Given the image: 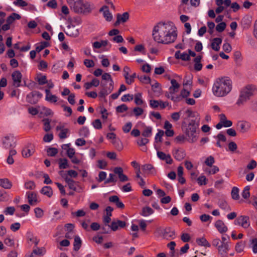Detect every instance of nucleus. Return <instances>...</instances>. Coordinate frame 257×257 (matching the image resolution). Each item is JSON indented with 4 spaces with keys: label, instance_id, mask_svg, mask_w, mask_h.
Here are the masks:
<instances>
[{
    "label": "nucleus",
    "instance_id": "1",
    "mask_svg": "<svg viewBox=\"0 0 257 257\" xmlns=\"http://www.w3.org/2000/svg\"><path fill=\"white\" fill-rule=\"evenodd\" d=\"M154 40L158 43L169 44L175 42L177 37L176 27L173 23L160 22L152 31Z\"/></svg>",
    "mask_w": 257,
    "mask_h": 257
},
{
    "label": "nucleus",
    "instance_id": "2",
    "mask_svg": "<svg viewBox=\"0 0 257 257\" xmlns=\"http://www.w3.org/2000/svg\"><path fill=\"white\" fill-rule=\"evenodd\" d=\"M232 82L230 78L223 76L216 79L212 86V92L216 97H224L231 91Z\"/></svg>",
    "mask_w": 257,
    "mask_h": 257
},
{
    "label": "nucleus",
    "instance_id": "3",
    "mask_svg": "<svg viewBox=\"0 0 257 257\" xmlns=\"http://www.w3.org/2000/svg\"><path fill=\"white\" fill-rule=\"evenodd\" d=\"M200 117L198 115L195 119H191L185 130L184 133L187 141L190 143H194L197 140L198 133L197 129L199 125Z\"/></svg>",
    "mask_w": 257,
    "mask_h": 257
},
{
    "label": "nucleus",
    "instance_id": "4",
    "mask_svg": "<svg viewBox=\"0 0 257 257\" xmlns=\"http://www.w3.org/2000/svg\"><path fill=\"white\" fill-rule=\"evenodd\" d=\"M71 10L75 13L83 14H89L91 12V5L83 0H67Z\"/></svg>",
    "mask_w": 257,
    "mask_h": 257
},
{
    "label": "nucleus",
    "instance_id": "5",
    "mask_svg": "<svg viewBox=\"0 0 257 257\" xmlns=\"http://www.w3.org/2000/svg\"><path fill=\"white\" fill-rule=\"evenodd\" d=\"M256 90L255 86L253 85H247L242 88L240 91L236 104L238 106L244 105L255 94Z\"/></svg>",
    "mask_w": 257,
    "mask_h": 257
},
{
    "label": "nucleus",
    "instance_id": "6",
    "mask_svg": "<svg viewBox=\"0 0 257 257\" xmlns=\"http://www.w3.org/2000/svg\"><path fill=\"white\" fill-rule=\"evenodd\" d=\"M16 140L14 136L12 135L5 137L2 140L3 147L6 149H13L16 146Z\"/></svg>",
    "mask_w": 257,
    "mask_h": 257
},
{
    "label": "nucleus",
    "instance_id": "7",
    "mask_svg": "<svg viewBox=\"0 0 257 257\" xmlns=\"http://www.w3.org/2000/svg\"><path fill=\"white\" fill-rule=\"evenodd\" d=\"M160 233L164 239L167 240L174 239L176 237L175 231L171 227H168L160 229Z\"/></svg>",
    "mask_w": 257,
    "mask_h": 257
},
{
    "label": "nucleus",
    "instance_id": "8",
    "mask_svg": "<svg viewBox=\"0 0 257 257\" xmlns=\"http://www.w3.org/2000/svg\"><path fill=\"white\" fill-rule=\"evenodd\" d=\"M42 97V94L39 91H34L27 95V99L30 103L36 104Z\"/></svg>",
    "mask_w": 257,
    "mask_h": 257
},
{
    "label": "nucleus",
    "instance_id": "9",
    "mask_svg": "<svg viewBox=\"0 0 257 257\" xmlns=\"http://www.w3.org/2000/svg\"><path fill=\"white\" fill-rule=\"evenodd\" d=\"M234 224L241 225L244 228H247L250 225L249 217L247 216H240L235 220Z\"/></svg>",
    "mask_w": 257,
    "mask_h": 257
},
{
    "label": "nucleus",
    "instance_id": "10",
    "mask_svg": "<svg viewBox=\"0 0 257 257\" xmlns=\"http://www.w3.org/2000/svg\"><path fill=\"white\" fill-rule=\"evenodd\" d=\"M12 77L13 81V85L16 87L21 86L22 75L19 71H15L12 74Z\"/></svg>",
    "mask_w": 257,
    "mask_h": 257
},
{
    "label": "nucleus",
    "instance_id": "11",
    "mask_svg": "<svg viewBox=\"0 0 257 257\" xmlns=\"http://www.w3.org/2000/svg\"><path fill=\"white\" fill-rule=\"evenodd\" d=\"M172 154L175 159L179 161L182 160L186 156L185 151L182 148L173 149Z\"/></svg>",
    "mask_w": 257,
    "mask_h": 257
},
{
    "label": "nucleus",
    "instance_id": "12",
    "mask_svg": "<svg viewBox=\"0 0 257 257\" xmlns=\"http://www.w3.org/2000/svg\"><path fill=\"white\" fill-rule=\"evenodd\" d=\"M144 173L147 175H155L157 173L156 169L151 164H147L142 166Z\"/></svg>",
    "mask_w": 257,
    "mask_h": 257
},
{
    "label": "nucleus",
    "instance_id": "13",
    "mask_svg": "<svg viewBox=\"0 0 257 257\" xmlns=\"http://www.w3.org/2000/svg\"><path fill=\"white\" fill-rule=\"evenodd\" d=\"M157 157L161 160L165 161L168 164H172L173 159L170 154H166L161 151H158L157 153Z\"/></svg>",
    "mask_w": 257,
    "mask_h": 257
},
{
    "label": "nucleus",
    "instance_id": "14",
    "mask_svg": "<svg viewBox=\"0 0 257 257\" xmlns=\"http://www.w3.org/2000/svg\"><path fill=\"white\" fill-rule=\"evenodd\" d=\"M65 33L67 35L72 37H76L79 34L78 29L73 25L68 26Z\"/></svg>",
    "mask_w": 257,
    "mask_h": 257
},
{
    "label": "nucleus",
    "instance_id": "15",
    "mask_svg": "<svg viewBox=\"0 0 257 257\" xmlns=\"http://www.w3.org/2000/svg\"><path fill=\"white\" fill-rule=\"evenodd\" d=\"M27 195L29 203L32 206L37 205L38 202L37 194L34 192H28Z\"/></svg>",
    "mask_w": 257,
    "mask_h": 257
},
{
    "label": "nucleus",
    "instance_id": "16",
    "mask_svg": "<svg viewBox=\"0 0 257 257\" xmlns=\"http://www.w3.org/2000/svg\"><path fill=\"white\" fill-rule=\"evenodd\" d=\"M129 19V14L127 12H125L122 15L118 14L117 15V20L114 23V26H117L120 23H125Z\"/></svg>",
    "mask_w": 257,
    "mask_h": 257
},
{
    "label": "nucleus",
    "instance_id": "17",
    "mask_svg": "<svg viewBox=\"0 0 257 257\" xmlns=\"http://www.w3.org/2000/svg\"><path fill=\"white\" fill-rule=\"evenodd\" d=\"M99 12L103 13V17L105 18V20L110 22L112 19V15L109 12L108 9V7L107 6H104L100 8Z\"/></svg>",
    "mask_w": 257,
    "mask_h": 257
},
{
    "label": "nucleus",
    "instance_id": "18",
    "mask_svg": "<svg viewBox=\"0 0 257 257\" xmlns=\"http://www.w3.org/2000/svg\"><path fill=\"white\" fill-rule=\"evenodd\" d=\"M219 253L222 256H227L228 250H229V243H221L219 247L217 248Z\"/></svg>",
    "mask_w": 257,
    "mask_h": 257
},
{
    "label": "nucleus",
    "instance_id": "19",
    "mask_svg": "<svg viewBox=\"0 0 257 257\" xmlns=\"http://www.w3.org/2000/svg\"><path fill=\"white\" fill-rule=\"evenodd\" d=\"M215 226L220 233L226 232L228 229L227 227L221 220H217L215 223Z\"/></svg>",
    "mask_w": 257,
    "mask_h": 257
},
{
    "label": "nucleus",
    "instance_id": "20",
    "mask_svg": "<svg viewBox=\"0 0 257 257\" xmlns=\"http://www.w3.org/2000/svg\"><path fill=\"white\" fill-rule=\"evenodd\" d=\"M126 223L124 221L117 220L116 221H113L111 223L110 226L111 229L112 231H116L118 227L120 228H123L125 226Z\"/></svg>",
    "mask_w": 257,
    "mask_h": 257
},
{
    "label": "nucleus",
    "instance_id": "21",
    "mask_svg": "<svg viewBox=\"0 0 257 257\" xmlns=\"http://www.w3.org/2000/svg\"><path fill=\"white\" fill-rule=\"evenodd\" d=\"M70 144H63L61 147L63 150L66 151L67 155L69 158H72L75 154L74 149L70 148Z\"/></svg>",
    "mask_w": 257,
    "mask_h": 257
},
{
    "label": "nucleus",
    "instance_id": "22",
    "mask_svg": "<svg viewBox=\"0 0 257 257\" xmlns=\"http://www.w3.org/2000/svg\"><path fill=\"white\" fill-rule=\"evenodd\" d=\"M102 88L99 93V95L101 98H104L112 92V88H108L105 84L101 83Z\"/></svg>",
    "mask_w": 257,
    "mask_h": 257
},
{
    "label": "nucleus",
    "instance_id": "23",
    "mask_svg": "<svg viewBox=\"0 0 257 257\" xmlns=\"http://www.w3.org/2000/svg\"><path fill=\"white\" fill-rule=\"evenodd\" d=\"M175 57L177 59H181L182 60L185 61H189L190 60V57L188 53L186 52L181 53L180 51H177L175 52Z\"/></svg>",
    "mask_w": 257,
    "mask_h": 257
},
{
    "label": "nucleus",
    "instance_id": "24",
    "mask_svg": "<svg viewBox=\"0 0 257 257\" xmlns=\"http://www.w3.org/2000/svg\"><path fill=\"white\" fill-rule=\"evenodd\" d=\"M109 201L114 203L118 208H123L124 207L123 203L119 200L118 197L116 195L109 197Z\"/></svg>",
    "mask_w": 257,
    "mask_h": 257
},
{
    "label": "nucleus",
    "instance_id": "25",
    "mask_svg": "<svg viewBox=\"0 0 257 257\" xmlns=\"http://www.w3.org/2000/svg\"><path fill=\"white\" fill-rule=\"evenodd\" d=\"M222 43V39L220 38H214L211 43V48L216 51H218L220 49V45Z\"/></svg>",
    "mask_w": 257,
    "mask_h": 257
},
{
    "label": "nucleus",
    "instance_id": "26",
    "mask_svg": "<svg viewBox=\"0 0 257 257\" xmlns=\"http://www.w3.org/2000/svg\"><path fill=\"white\" fill-rule=\"evenodd\" d=\"M171 86L169 87V91H171V93L177 92L180 87V84L174 79L171 80Z\"/></svg>",
    "mask_w": 257,
    "mask_h": 257
},
{
    "label": "nucleus",
    "instance_id": "27",
    "mask_svg": "<svg viewBox=\"0 0 257 257\" xmlns=\"http://www.w3.org/2000/svg\"><path fill=\"white\" fill-rule=\"evenodd\" d=\"M218 205L221 209L224 210L226 211H229L231 210L229 205L224 199H219L218 202Z\"/></svg>",
    "mask_w": 257,
    "mask_h": 257
},
{
    "label": "nucleus",
    "instance_id": "28",
    "mask_svg": "<svg viewBox=\"0 0 257 257\" xmlns=\"http://www.w3.org/2000/svg\"><path fill=\"white\" fill-rule=\"evenodd\" d=\"M45 252L46 250L44 248L37 247L36 248L34 249L31 254L28 256H30V257L35 256V255L42 256L45 253Z\"/></svg>",
    "mask_w": 257,
    "mask_h": 257
},
{
    "label": "nucleus",
    "instance_id": "29",
    "mask_svg": "<svg viewBox=\"0 0 257 257\" xmlns=\"http://www.w3.org/2000/svg\"><path fill=\"white\" fill-rule=\"evenodd\" d=\"M0 186L5 189H10L12 184L8 179H0Z\"/></svg>",
    "mask_w": 257,
    "mask_h": 257
},
{
    "label": "nucleus",
    "instance_id": "30",
    "mask_svg": "<svg viewBox=\"0 0 257 257\" xmlns=\"http://www.w3.org/2000/svg\"><path fill=\"white\" fill-rule=\"evenodd\" d=\"M40 192L42 194L47 196L48 197H51L53 195L52 189L50 186H48L43 187Z\"/></svg>",
    "mask_w": 257,
    "mask_h": 257
},
{
    "label": "nucleus",
    "instance_id": "31",
    "mask_svg": "<svg viewBox=\"0 0 257 257\" xmlns=\"http://www.w3.org/2000/svg\"><path fill=\"white\" fill-rule=\"evenodd\" d=\"M20 19L21 16L20 15L16 13H12L11 15L7 18L6 23L10 25L15 20H19Z\"/></svg>",
    "mask_w": 257,
    "mask_h": 257
},
{
    "label": "nucleus",
    "instance_id": "32",
    "mask_svg": "<svg viewBox=\"0 0 257 257\" xmlns=\"http://www.w3.org/2000/svg\"><path fill=\"white\" fill-rule=\"evenodd\" d=\"M82 241L80 237L78 235H76L74 237V241L73 243L74 250L78 251L81 246Z\"/></svg>",
    "mask_w": 257,
    "mask_h": 257
},
{
    "label": "nucleus",
    "instance_id": "33",
    "mask_svg": "<svg viewBox=\"0 0 257 257\" xmlns=\"http://www.w3.org/2000/svg\"><path fill=\"white\" fill-rule=\"evenodd\" d=\"M196 243L200 246L205 247H210V243L204 237L198 238L196 239Z\"/></svg>",
    "mask_w": 257,
    "mask_h": 257
},
{
    "label": "nucleus",
    "instance_id": "34",
    "mask_svg": "<svg viewBox=\"0 0 257 257\" xmlns=\"http://www.w3.org/2000/svg\"><path fill=\"white\" fill-rule=\"evenodd\" d=\"M153 213L154 210L151 207L146 206L143 208L141 215L147 217L152 214Z\"/></svg>",
    "mask_w": 257,
    "mask_h": 257
},
{
    "label": "nucleus",
    "instance_id": "35",
    "mask_svg": "<svg viewBox=\"0 0 257 257\" xmlns=\"http://www.w3.org/2000/svg\"><path fill=\"white\" fill-rule=\"evenodd\" d=\"M111 143L117 151H121L123 149L122 143L119 139H116L114 140H112Z\"/></svg>",
    "mask_w": 257,
    "mask_h": 257
},
{
    "label": "nucleus",
    "instance_id": "36",
    "mask_svg": "<svg viewBox=\"0 0 257 257\" xmlns=\"http://www.w3.org/2000/svg\"><path fill=\"white\" fill-rule=\"evenodd\" d=\"M17 153V152L14 149H11L9 151V155L7 158V163L10 164L12 165L14 163V161L13 158V156H15Z\"/></svg>",
    "mask_w": 257,
    "mask_h": 257
},
{
    "label": "nucleus",
    "instance_id": "37",
    "mask_svg": "<svg viewBox=\"0 0 257 257\" xmlns=\"http://www.w3.org/2000/svg\"><path fill=\"white\" fill-rule=\"evenodd\" d=\"M231 197L234 200H238L239 198V189L236 187H233L231 190Z\"/></svg>",
    "mask_w": 257,
    "mask_h": 257
},
{
    "label": "nucleus",
    "instance_id": "38",
    "mask_svg": "<svg viewBox=\"0 0 257 257\" xmlns=\"http://www.w3.org/2000/svg\"><path fill=\"white\" fill-rule=\"evenodd\" d=\"M134 99L135 102L137 105H141L144 103V101L142 99V94L141 93L135 94Z\"/></svg>",
    "mask_w": 257,
    "mask_h": 257
},
{
    "label": "nucleus",
    "instance_id": "39",
    "mask_svg": "<svg viewBox=\"0 0 257 257\" xmlns=\"http://www.w3.org/2000/svg\"><path fill=\"white\" fill-rule=\"evenodd\" d=\"M33 153V150L32 149H31L29 148H26L24 149L22 152V155L23 156V157L26 158L31 156V155H32Z\"/></svg>",
    "mask_w": 257,
    "mask_h": 257
},
{
    "label": "nucleus",
    "instance_id": "40",
    "mask_svg": "<svg viewBox=\"0 0 257 257\" xmlns=\"http://www.w3.org/2000/svg\"><path fill=\"white\" fill-rule=\"evenodd\" d=\"M47 153L49 156L54 157L58 154V151L55 148L49 147L47 149Z\"/></svg>",
    "mask_w": 257,
    "mask_h": 257
},
{
    "label": "nucleus",
    "instance_id": "41",
    "mask_svg": "<svg viewBox=\"0 0 257 257\" xmlns=\"http://www.w3.org/2000/svg\"><path fill=\"white\" fill-rule=\"evenodd\" d=\"M59 165L60 169H66L68 167V160L65 158H60L59 160Z\"/></svg>",
    "mask_w": 257,
    "mask_h": 257
},
{
    "label": "nucleus",
    "instance_id": "42",
    "mask_svg": "<svg viewBox=\"0 0 257 257\" xmlns=\"http://www.w3.org/2000/svg\"><path fill=\"white\" fill-rule=\"evenodd\" d=\"M152 128L151 126H147L143 132L142 135L145 138H148L152 135Z\"/></svg>",
    "mask_w": 257,
    "mask_h": 257
},
{
    "label": "nucleus",
    "instance_id": "43",
    "mask_svg": "<svg viewBox=\"0 0 257 257\" xmlns=\"http://www.w3.org/2000/svg\"><path fill=\"white\" fill-rule=\"evenodd\" d=\"M251 247L254 253H257V238H253L250 240Z\"/></svg>",
    "mask_w": 257,
    "mask_h": 257
},
{
    "label": "nucleus",
    "instance_id": "44",
    "mask_svg": "<svg viewBox=\"0 0 257 257\" xmlns=\"http://www.w3.org/2000/svg\"><path fill=\"white\" fill-rule=\"evenodd\" d=\"M49 45V44L48 42H46V41L42 42L40 43V45L37 46L36 47V51L37 52H40L41 51H42L44 48L48 47Z\"/></svg>",
    "mask_w": 257,
    "mask_h": 257
},
{
    "label": "nucleus",
    "instance_id": "45",
    "mask_svg": "<svg viewBox=\"0 0 257 257\" xmlns=\"http://www.w3.org/2000/svg\"><path fill=\"white\" fill-rule=\"evenodd\" d=\"M245 246V243L242 241L238 242L236 243L235 249L237 252H241L243 250Z\"/></svg>",
    "mask_w": 257,
    "mask_h": 257
},
{
    "label": "nucleus",
    "instance_id": "46",
    "mask_svg": "<svg viewBox=\"0 0 257 257\" xmlns=\"http://www.w3.org/2000/svg\"><path fill=\"white\" fill-rule=\"evenodd\" d=\"M249 189L250 187L249 186H247L244 187L243 189V190L242 191L241 193V195L242 197L244 199H247L250 196V193H249Z\"/></svg>",
    "mask_w": 257,
    "mask_h": 257
},
{
    "label": "nucleus",
    "instance_id": "47",
    "mask_svg": "<svg viewBox=\"0 0 257 257\" xmlns=\"http://www.w3.org/2000/svg\"><path fill=\"white\" fill-rule=\"evenodd\" d=\"M137 77V74L136 73H134L132 75L130 76H127L126 78H125V82L127 84H131L134 82L135 78Z\"/></svg>",
    "mask_w": 257,
    "mask_h": 257
},
{
    "label": "nucleus",
    "instance_id": "48",
    "mask_svg": "<svg viewBox=\"0 0 257 257\" xmlns=\"http://www.w3.org/2000/svg\"><path fill=\"white\" fill-rule=\"evenodd\" d=\"M24 186L26 189L33 190L36 187V185L34 181H29L25 183Z\"/></svg>",
    "mask_w": 257,
    "mask_h": 257
},
{
    "label": "nucleus",
    "instance_id": "49",
    "mask_svg": "<svg viewBox=\"0 0 257 257\" xmlns=\"http://www.w3.org/2000/svg\"><path fill=\"white\" fill-rule=\"evenodd\" d=\"M101 229L102 230V233L106 234L109 233L111 231V226L110 225H105L104 224L100 227Z\"/></svg>",
    "mask_w": 257,
    "mask_h": 257
},
{
    "label": "nucleus",
    "instance_id": "50",
    "mask_svg": "<svg viewBox=\"0 0 257 257\" xmlns=\"http://www.w3.org/2000/svg\"><path fill=\"white\" fill-rule=\"evenodd\" d=\"M15 208L14 207L10 206L7 207L4 211V213L6 215H12L14 214Z\"/></svg>",
    "mask_w": 257,
    "mask_h": 257
},
{
    "label": "nucleus",
    "instance_id": "51",
    "mask_svg": "<svg viewBox=\"0 0 257 257\" xmlns=\"http://www.w3.org/2000/svg\"><path fill=\"white\" fill-rule=\"evenodd\" d=\"M226 26L225 23L221 22L216 26V30L218 32H222L225 30Z\"/></svg>",
    "mask_w": 257,
    "mask_h": 257
},
{
    "label": "nucleus",
    "instance_id": "52",
    "mask_svg": "<svg viewBox=\"0 0 257 257\" xmlns=\"http://www.w3.org/2000/svg\"><path fill=\"white\" fill-rule=\"evenodd\" d=\"M128 109V107L125 104H122L116 108V111L119 113H122Z\"/></svg>",
    "mask_w": 257,
    "mask_h": 257
},
{
    "label": "nucleus",
    "instance_id": "53",
    "mask_svg": "<svg viewBox=\"0 0 257 257\" xmlns=\"http://www.w3.org/2000/svg\"><path fill=\"white\" fill-rule=\"evenodd\" d=\"M80 136L87 137L89 134V129L87 127H83L79 131Z\"/></svg>",
    "mask_w": 257,
    "mask_h": 257
},
{
    "label": "nucleus",
    "instance_id": "54",
    "mask_svg": "<svg viewBox=\"0 0 257 257\" xmlns=\"http://www.w3.org/2000/svg\"><path fill=\"white\" fill-rule=\"evenodd\" d=\"M34 212L36 217L38 218H41L44 215L43 210L39 207L36 208L34 209Z\"/></svg>",
    "mask_w": 257,
    "mask_h": 257
},
{
    "label": "nucleus",
    "instance_id": "55",
    "mask_svg": "<svg viewBox=\"0 0 257 257\" xmlns=\"http://www.w3.org/2000/svg\"><path fill=\"white\" fill-rule=\"evenodd\" d=\"M133 99V95L130 94L123 95L121 98V100L123 102L130 101H132Z\"/></svg>",
    "mask_w": 257,
    "mask_h": 257
},
{
    "label": "nucleus",
    "instance_id": "56",
    "mask_svg": "<svg viewBox=\"0 0 257 257\" xmlns=\"http://www.w3.org/2000/svg\"><path fill=\"white\" fill-rule=\"evenodd\" d=\"M45 99L49 102L55 103L58 101V97L55 95L51 94L48 97L46 96Z\"/></svg>",
    "mask_w": 257,
    "mask_h": 257
},
{
    "label": "nucleus",
    "instance_id": "57",
    "mask_svg": "<svg viewBox=\"0 0 257 257\" xmlns=\"http://www.w3.org/2000/svg\"><path fill=\"white\" fill-rule=\"evenodd\" d=\"M149 140L147 138H140L138 139L137 143L139 146H145V145L148 144L149 143Z\"/></svg>",
    "mask_w": 257,
    "mask_h": 257
},
{
    "label": "nucleus",
    "instance_id": "58",
    "mask_svg": "<svg viewBox=\"0 0 257 257\" xmlns=\"http://www.w3.org/2000/svg\"><path fill=\"white\" fill-rule=\"evenodd\" d=\"M44 121V130L45 132H48L50 130L51 127H50V121L48 118H45L43 120Z\"/></svg>",
    "mask_w": 257,
    "mask_h": 257
},
{
    "label": "nucleus",
    "instance_id": "59",
    "mask_svg": "<svg viewBox=\"0 0 257 257\" xmlns=\"http://www.w3.org/2000/svg\"><path fill=\"white\" fill-rule=\"evenodd\" d=\"M4 243L5 244L9 246H13L15 244L14 240L11 238L10 237H7L4 240Z\"/></svg>",
    "mask_w": 257,
    "mask_h": 257
},
{
    "label": "nucleus",
    "instance_id": "60",
    "mask_svg": "<svg viewBox=\"0 0 257 257\" xmlns=\"http://www.w3.org/2000/svg\"><path fill=\"white\" fill-rule=\"evenodd\" d=\"M185 113L187 114L188 117H193L195 119L197 115L199 116L197 113L192 111L190 109L186 110Z\"/></svg>",
    "mask_w": 257,
    "mask_h": 257
},
{
    "label": "nucleus",
    "instance_id": "61",
    "mask_svg": "<svg viewBox=\"0 0 257 257\" xmlns=\"http://www.w3.org/2000/svg\"><path fill=\"white\" fill-rule=\"evenodd\" d=\"M93 127L97 130L101 129L102 128L101 122L100 119H96L92 122Z\"/></svg>",
    "mask_w": 257,
    "mask_h": 257
},
{
    "label": "nucleus",
    "instance_id": "62",
    "mask_svg": "<svg viewBox=\"0 0 257 257\" xmlns=\"http://www.w3.org/2000/svg\"><path fill=\"white\" fill-rule=\"evenodd\" d=\"M138 78L142 82L146 83H150L151 79L148 76H147L146 75L138 76Z\"/></svg>",
    "mask_w": 257,
    "mask_h": 257
},
{
    "label": "nucleus",
    "instance_id": "63",
    "mask_svg": "<svg viewBox=\"0 0 257 257\" xmlns=\"http://www.w3.org/2000/svg\"><path fill=\"white\" fill-rule=\"evenodd\" d=\"M132 127V123L131 122H127L122 127V131L125 133H127L130 132Z\"/></svg>",
    "mask_w": 257,
    "mask_h": 257
},
{
    "label": "nucleus",
    "instance_id": "64",
    "mask_svg": "<svg viewBox=\"0 0 257 257\" xmlns=\"http://www.w3.org/2000/svg\"><path fill=\"white\" fill-rule=\"evenodd\" d=\"M133 112L136 116H139L143 113L144 110L141 107H136L134 108Z\"/></svg>",
    "mask_w": 257,
    "mask_h": 257
}]
</instances>
